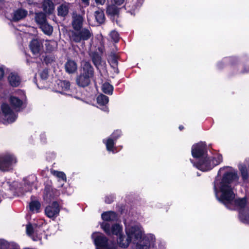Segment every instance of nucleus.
<instances>
[{
  "label": "nucleus",
  "mask_w": 249,
  "mask_h": 249,
  "mask_svg": "<svg viewBox=\"0 0 249 249\" xmlns=\"http://www.w3.org/2000/svg\"><path fill=\"white\" fill-rule=\"evenodd\" d=\"M45 45L46 47L47 50L49 52H51L56 47L57 44L54 40L46 41Z\"/></svg>",
  "instance_id": "obj_32"
},
{
  "label": "nucleus",
  "mask_w": 249,
  "mask_h": 249,
  "mask_svg": "<svg viewBox=\"0 0 249 249\" xmlns=\"http://www.w3.org/2000/svg\"><path fill=\"white\" fill-rule=\"evenodd\" d=\"M15 158L10 155H0V170L8 171L11 168L13 163H16Z\"/></svg>",
  "instance_id": "obj_6"
},
{
  "label": "nucleus",
  "mask_w": 249,
  "mask_h": 249,
  "mask_svg": "<svg viewBox=\"0 0 249 249\" xmlns=\"http://www.w3.org/2000/svg\"><path fill=\"white\" fill-rule=\"evenodd\" d=\"M42 48V43L37 39L32 40L30 44V48L35 55H38Z\"/></svg>",
  "instance_id": "obj_12"
},
{
  "label": "nucleus",
  "mask_w": 249,
  "mask_h": 249,
  "mask_svg": "<svg viewBox=\"0 0 249 249\" xmlns=\"http://www.w3.org/2000/svg\"><path fill=\"white\" fill-rule=\"evenodd\" d=\"M102 218L105 222L113 221L117 219V215L113 212H107L102 213Z\"/></svg>",
  "instance_id": "obj_21"
},
{
  "label": "nucleus",
  "mask_w": 249,
  "mask_h": 249,
  "mask_svg": "<svg viewBox=\"0 0 249 249\" xmlns=\"http://www.w3.org/2000/svg\"><path fill=\"white\" fill-rule=\"evenodd\" d=\"M50 188H46L45 189L44 191V198L46 199H50V197L51 196V195H49L50 194Z\"/></svg>",
  "instance_id": "obj_39"
},
{
  "label": "nucleus",
  "mask_w": 249,
  "mask_h": 249,
  "mask_svg": "<svg viewBox=\"0 0 249 249\" xmlns=\"http://www.w3.org/2000/svg\"><path fill=\"white\" fill-rule=\"evenodd\" d=\"M65 69L67 72L73 73L77 70V65L74 61L69 59L65 64Z\"/></svg>",
  "instance_id": "obj_14"
},
{
  "label": "nucleus",
  "mask_w": 249,
  "mask_h": 249,
  "mask_svg": "<svg viewBox=\"0 0 249 249\" xmlns=\"http://www.w3.org/2000/svg\"><path fill=\"white\" fill-rule=\"evenodd\" d=\"M1 109L4 116V119L9 123H12L17 118L16 115L11 110L9 106L5 104L1 106Z\"/></svg>",
  "instance_id": "obj_10"
},
{
  "label": "nucleus",
  "mask_w": 249,
  "mask_h": 249,
  "mask_svg": "<svg viewBox=\"0 0 249 249\" xmlns=\"http://www.w3.org/2000/svg\"><path fill=\"white\" fill-rule=\"evenodd\" d=\"M113 200V197L112 196H110V198L109 197L107 196L105 199V201L107 203H110Z\"/></svg>",
  "instance_id": "obj_42"
},
{
  "label": "nucleus",
  "mask_w": 249,
  "mask_h": 249,
  "mask_svg": "<svg viewBox=\"0 0 249 249\" xmlns=\"http://www.w3.org/2000/svg\"><path fill=\"white\" fill-rule=\"evenodd\" d=\"M127 239L125 242L122 243L123 246L128 247L130 243L136 245L137 249L147 243L146 239H143L144 231L142 228L139 225L127 226L125 229Z\"/></svg>",
  "instance_id": "obj_2"
},
{
  "label": "nucleus",
  "mask_w": 249,
  "mask_h": 249,
  "mask_svg": "<svg viewBox=\"0 0 249 249\" xmlns=\"http://www.w3.org/2000/svg\"><path fill=\"white\" fill-rule=\"evenodd\" d=\"M92 60L95 66H98L101 64V58L98 54L93 53L91 55Z\"/></svg>",
  "instance_id": "obj_34"
},
{
  "label": "nucleus",
  "mask_w": 249,
  "mask_h": 249,
  "mask_svg": "<svg viewBox=\"0 0 249 249\" xmlns=\"http://www.w3.org/2000/svg\"><path fill=\"white\" fill-rule=\"evenodd\" d=\"M48 72L47 71H43L40 73V76L42 80H45L48 78Z\"/></svg>",
  "instance_id": "obj_38"
},
{
  "label": "nucleus",
  "mask_w": 249,
  "mask_h": 249,
  "mask_svg": "<svg viewBox=\"0 0 249 249\" xmlns=\"http://www.w3.org/2000/svg\"><path fill=\"white\" fill-rule=\"evenodd\" d=\"M35 20L40 26L46 22V16L43 13H36V14Z\"/></svg>",
  "instance_id": "obj_28"
},
{
  "label": "nucleus",
  "mask_w": 249,
  "mask_h": 249,
  "mask_svg": "<svg viewBox=\"0 0 249 249\" xmlns=\"http://www.w3.org/2000/svg\"><path fill=\"white\" fill-rule=\"evenodd\" d=\"M116 6V5L113 3L109 5L107 9V13L113 16L117 15L119 13V9Z\"/></svg>",
  "instance_id": "obj_27"
},
{
  "label": "nucleus",
  "mask_w": 249,
  "mask_h": 249,
  "mask_svg": "<svg viewBox=\"0 0 249 249\" xmlns=\"http://www.w3.org/2000/svg\"><path fill=\"white\" fill-rule=\"evenodd\" d=\"M60 208L59 204L56 202H53L49 205L45 210L46 215L49 218H53L57 217L59 213Z\"/></svg>",
  "instance_id": "obj_9"
},
{
  "label": "nucleus",
  "mask_w": 249,
  "mask_h": 249,
  "mask_svg": "<svg viewBox=\"0 0 249 249\" xmlns=\"http://www.w3.org/2000/svg\"><path fill=\"white\" fill-rule=\"evenodd\" d=\"M82 1L83 3H84L87 5H88L89 4V0H82Z\"/></svg>",
  "instance_id": "obj_46"
},
{
  "label": "nucleus",
  "mask_w": 249,
  "mask_h": 249,
  "mask_svg": "<svg viewBox=\"0 0 249 249\" xmlns=\"http://www.w3.org/2000/svg\"><path fill=\"white\" fill-rule=\"evenodd\" d=\"M2 240H0V244H2Z\"/></svg>",
  "instance_id": "obj_51"
},
{
  "label": "nucleus",
  "mask_w": 249,
  "mask_h": 249,
  "mask_svg": "<svg viewBox=\"0 0 249 249\" xmlns=\"http://www.w3.org/2000/svg\"><path fill=\"white\" fill-rule=\"evenodd\" d=\"M94 16L96 21L99 24H102L105 20L104 12L101 9H99L94 13Z\"/></svg>",
  "instance_id": "obj_24"
},
{
  "label": "nucleus",
  "mask_w": 249,
  "mask_h": 249,
  "mask_svg": "<svg viewBox=\"0 0 249 249\" xmlns=\"http://www.w3.org/2000/svg\"><path fill=\"white\" fill-rule=\"evenodd\" d=\"M112 137L114 139V140H116L117 139V138H118V136L117 137H115V134H113L112 135Z\"/></svg>",
  "instance_id": "obj_48"
},
{
  "label": "nucleus",
  "mask_w": 249,
  "mask_h": 249,
  "mask_svg": "<svg viewBox=\"0 0 249 249\" xmlns=\"http://www.w3.org/2000/svg\"><path fill=\"white\" fill-rule=\"evenodd\" d=\"M114 140L112 138H108L106 142L107 150L109 151H112L114 152Z\"/></svg>",
  "instance_id": "obj_33"
},
{
  "label": "nucleus",
  "mask_w": 249,
  "mask_h": 249,
  "mask_svg": "<svg viewBox=\"0 0 249 249\" xmlns=\"http://www.w3.org/2000/svg\"><path fill=\"white\" fill-rule=\"evenodd\" d=\"M4 71L2 68H0V79H1L4 76Z\"/></svg>",
  "instance_id": "obj_44"
},
{
  "label": "nucleus",
  "mask_w": 249,
  "mask_h": 249,
  "mask_svg": "<svg viewBox=\"0 0 249 249\" xmlns=\"http://www.w3.org/2000/svg\"><path fill=\"white\" fill-rule=\"evenodd\" d=\"M58 86L60 89L58 92L62 93H65V92L69 89L70 84L69 82L67 81H60L58 83Z\"/></svg>",
  "instance_id": "obj_23"
},
{
  "label": "nucleus",
  "mask_w": 249,
  "mask_h": 249,
  "mask_svg": "<svg viewBox=\"0 0 249 249\" xmlns=\"http://www.w3.org/2000/svg\"><path fill=\"white\" fill-rule=\"evenodd\" d=\"M159 248L160 249H165L164 244L163 243H160L159 244Z\"/></svg>",
  "instance_id": "obj_45"
},
{
  "label": "nucleus",
  "mask_w": 249,
  "mask_h": 249,
  "mask_svg": "<svg viewBox=\"0 0 249 249\" xmlns=\"http://www.w3.org/2000/svg\"><path fill=\"white\" fill-rule=\"evenodd\" d=\"M239 217L243 222L249 223V208L246 207V208L240 210Z\"/></svg>",
  "instance_id": "obj_22"
},
{
  "label": "nucleus",
  "mask_w": 249,
  "mask_h": 249,
  "mask_svg": "<svg viewBox=\"0 0 249 249\" xmlns=\"http://www.w3.org/2000/svg\"><path fill=\"white\" fill-rule=\"evenodd\" d=\"M111 66L114 68H116L117 66V59L113 57L110 61Z\"/></svg>",
  "instance_id": "obj_40"
},
{
  "label": "nucleus",
  "mask_w": 249,
  "mask_h": 249,
  "mask_svg": "<svg viewBox=\"0 0 249 249\" xmlns=\"http://www.w3.org/2000/svg\"><path fill=\"white\" fill-rule=\"evenodd\" d=\"M226 168H221L214 182V189L216 197L225 205L234 203L242 209L246 204L245 198L234 200L232 182L237 179V174L232 171L225 172Z\"/></svg>",
  "instance_id": "obj_1"
},
{
  "label": "nucleus",
  "mask_w": 249,
  "mask_h": 249,
  "mask_svg": "<svg viewBox=\"0 0 249 249\" xmlns=\"http://www.w3.org/2000/svg\"><path fill=\"white\" fill-rule=\"evenodd\" d=\"M51 173L52 175H53L54 176L56 177L59 179H61L64 182L66 181V176L64 172L56 171L54 170H51Z\"/></svg>",
  "instance_id": "obj_29"
},
{
  "label": "nucleus",
  "mask_w": 249,
  "mask_h": 249,
  "mask_svg": "<svg viewBox=\"0 0 249 249\" xmlns=\"http://www.w3.org/2000/svg\"><path fill=\"white\" fill-rule=\"evenodd\" d=\"M81 74L92 78L93 76V69L88 62H83L82 64V69Z\"/></svg>",
  "instance_id": "obj_11"
},
{
  "label": "nucleus",
  "mask_w": 249,
  "mask_h": 249,
  "mask_svg": "<svg viewBox=\"0 0 249 249\" xmlns=\"http://www.w3.org/2000/svg\"><path fill=\"white\" fill-rule=\"evenodd\" d=\"M26 232L34 241H37L41 239L40 235H38L36 232L35 231L32 225L30 224L26 226Z\"/></svg>",
  "instance_id": "obj_17"
},
{
  "label": "nucleus",
  "mask_w": 249,
  "mask_h": 249,
  "mask_svg": "<svg viewBox=\"0 0 249 249\" xmlns=\"http://www.w3.org/2000/svg\"><path fill=\"white\" fill-rule=\"evenodd\" d=\"M40 208V204L37 200H32L29 204L30 210L34 213H37Z\"/></svg>",
  "instance_id": "obj_26"
},
{
  "label": "nucleus",
  "mask_w": 249,
  "mask_h": 249,
  "mask_svg": "<svg viewBox=\"0 0 249 249\" xmlns=\"http://www.w3.org/2000/svg\"><path fill=\"white\" fill-rule=\"evenodd\" d=\"M183 128V126L182 125H180L179 126V129L181 130Z\"/></svg>",
  "instance_id": "obj_49"
},
{
  "label": "nucleus",
  "mask_w": 249,
  "mask_h": 249,
  "mask_svg": "<svg viewBox=\"0 0 249 249\" xmlns=\"http://www.w3.org/2000/svg\"><path fill=\"white\" fill-rule=\"evenodd\" d=\"M127 239V237H125L124 236L120 235L119 239L117 240L118 243L119 244L120 246H121L122 248H127V247H124L123 246L122 243H123V242H125V240Z\"/></svg>",
  "instance_id": "obj_37"
},
{
  "label": "nucleus",
  "mask_w": 249,
  "mask_h": 249,
  "mask_svg": "<svg viewBox=\"0 0 249 249\" xmlns=\"http://www.w3.org/2000/svg\"><path fill=\"white\" fill-rule=\"evenodd\" d=\"M108 97L103 94L100 95L97 98V102L100 105H106L108 103Z\"/></svg>",
  "instance_id": "obj_30"
},
{
  "label": "nucleus",
  "mask_w": 249,
  "mask_h": 249,
  "mask_svg": "<svg viewBox=\"0 0 249 249\" xmlns=\"http://www.w3.org/2000/svg\"><path fill=\"white\" fill-rule=\"evenodd\" d=\"M23 94V97L24 96V93L22 92ZM21 99H19L18 97H16L15 96H11L10 98V102L11 104V105L15 108H18L21 107L22 106L23 102L21 100L23 99V97H21Z\"/></svg>",
  "instance_id": "obj_19"
},
{
  "label": "nucleus",
  "mask_w": 249,
  "mask_h": 249,
  "mask_svg": "<svg viewBox=\"0 0 249 249\" xmlns=\"http://www.w3.org/2000/svg\"><path fill=\"white\" fill-rule=\"evenodd\" d=\"M222 161V157L219 154H216L211 157H208L206 155L199 159L195 165L199 170L202 171H207L219 164Z\"/></svg>",
  "instance_id": "obj_4"
},
{
  "label": "nucleus",
  "mask_w": 249,
  "mask_h": 249,
  "mask_svg": "<svg viewBox=\"0 0 249 249\" xmlns=\"http://www.w3.org/2000/svg\"><path fill=\"white\" fill-rule=\"evenodd\" d=\"M206 145L202 142L194 144L192 147V155L193 157L199 159L206 155Z\"/></svg>",
  "instance_id": "obj_7"
},
{
  "label": "nucleus",
  "mask_w": 249,
  "mask_h": 249,
  "mask_svg": "<svg viewBox=\"0 0 249 249\" xmlns=\"http://www.w3.org/2000/svg\"><path fill=\"white\" fill-rule=\"evenodd\" d=\"M110 36L113 40L115 42H118L119 40V35L118 33L115 31H112L110 33Z\"/></svg>",
  "instance_id": "obj_36"
},
{
  "label": "nucleus",
  "mask_w": 249,
  "mask_h": 249,
  "mask_svg": "<svg viewBox=\"0 0 249 249\" xmlns=\"http://www.w3.org/2000/svg\"><path fill=\"white\" fill-rule=\"evenodd\" d=\"M96 249H115V245L109 242L103 234L99 232H94L91 235Z\"/></svg>",
  "instance_id": "obj_5"
},
{
  "label": "nucleus",
  "mask_w": 249,
  "mask_h": 249,
  "mask_svg": "<svg viewBox=\"0 0 249 249\" xmlns=\"http://www.w3.org/2000/svg\"><path fill=\"white\" fill-rule=\"evenodd\" d=\"M124 0H112V3L119 6L124 3Z\"/></svg>",
  "instance_id": "obj_41"
},
{
  "label": "nucleus",
  "mask_w": 249,
  "mask_h": 249,
  "mask_svg": "<svg viewBox=\"0 0 249 249\" xmlns=\"http://www.w3.org/2000/svg\"><path fill=\"white\" fill-rule=\"evenodd\" d=\"M104 111H108V108L107 107H104L103 109Z\"/></svg>",
  "instance_id": "obj_47"
},
{
  "label": "nucleus",
  "mask_w": 249,
  "mask_h": 249,
  "mask_svg": "<svg viewBox=\"0 0 249 249\" xmlns=\"http://www.w3.org/2000/svg\"><path fill=\"white\" fill-rule=\"evenodd\" d=\"M83 22V18L81 16L74 14L73 15L72 25L75 31L70 32V38L71 41L79 42L90 38L91 34L89 30L83 29L79 31L82 26Z\"/></svg>",
  "instance_id": "obj_3"
},
{
  "label": "nucleus",
  "mask_w": 249,
  "mask_h": 249,
  "mask_svg": "<svg viewBox=\"0 0 249 249\" xmlns=\"http://www.w3.org/2000/svg\"><path fill=\"white\" fill-rule=\"evenodd\" d=\"M101 226L105 232L108 235L111 234L118 235L120 234L122 231V227L118 224L112 225L110 229V225L108 223L103 222Z\"/></svg>",
  "instance_id": "obj_8"
},
{
  "label": "nucleus",
  "mask_w": 249,
  "mask_h": 249,
  "mask_svg": "<svg viewBox=\"0 0 249 249\" xmlns=\"http://www.w3.org/2000/svg\"><path fill=\"white\" fill-rule=\"evenodd\" d=\"M40 28L44 34L47 35H51L53 31V28L47 22L40 25Z\"/></svg>",
  "instance_id": "obj_25"
},
{
  "label": "nucleus",
  "mask_w": 249,
  "mask_h": 249,
  "mask_svg": "<svg viewBox=\"0 0 249 249\" xmlns=\"http://www.w3.org/2000/svg\"><path fill=\"white\" fill-rule=\"evenodd\" d=\"M113 89V88L112 86L108 83H105L102 86L103 91L106 94H111Z\"/></svg>",
  "instance_id": "obj_31"
},
{
  "label": "nucleus",
  "mask_w": 249,
  "mask_h": 249,
  "mask_svg": "<svg viewBox=\"0 0 249 249\" xmlns=\"http://www.w3.org/2000/svg\"><path fill=\"white\" fill-rule=\"evenodd\" d=\"M97 4L103 5L105 3L106 0H94Z\"/></svg>",
  "instance_id": "obj_43"
},
{
  "label": "nucleus",
  "mask_w": 249,
  "mask_h": 249,
  "mask_svg": "<svg viewBox=\"0 0 249 249\" xmlns=\"http://www.w3.org/2000/svg\"><path fill=\"white\" fill-rule=\"evenodd\" d=\"M42 7L44 12L50 14L54 9V5L51 0H44Z\"/></svg>",
  "instance_id": "obj_15"
},
{
  "label": "nucleus",
  "mask_w": 249,
  "mask_h": 249,
  "mask_svg": "<svg viewBox=\"0 0 249 249\" xmlns=\"http://www.w3.org/2000/svg\"><path fill=\"white\" fill-rule=\"evenodd\" d=\"M8 80L10 85L12 87H17L20 83L19 77L15 73L11 72L8 77Z\"/></svg>",
  "instance_id": "obj_16"
},
{
  "label": "nucleus",
  "mask_w": 249,
  "mask_h": 249,
  "mask_svg": "<svg viewBox=\"0 0 249 249\" xmlns=\"http://www.w3.org/2000/svg\"><path fill=\"white\" fill-rule=\"evenodd\" d=\"M27 14V12L23 9H18L13 13L12 19L14 21L19 20L25 18Z\"/></svg>",
  "instance_id": "obj_18"
},
{
  "label": "nucleus",
  "mask_w": 249,
  "mask_h": 249,
  "mask_svg": "<svg viewBox=\"0 0 249 249\" xmlns=\"http://www.w3.org/2000/svg\"><path fill=\"white\" fill-rule=\"evenodd\" d=\"M69 4L63 3L57 8L58 15L61 17H65L69 13Z\"/></svg>",
  "instance_id": "obj_20"
},
{
  "label": "nucleus",
  "mask_w": 249,
  "mask_h": 249,
  "mask_svg": "<svg viewBox=\"0 0 249 249\" xmlns=\"http://www.w3.org/2000/svg\"><path fill=\"white\" fill-rule=\"evenodd\" d=\"M240 170L241 172L243 178L247 179L248 178V172L246 167L243 165H240L239 167Z\"/></svg>",
  "instance_id": "obj_35"
},
{
  "label": "nucleus",
  "mask_w": 249,
  "mask_h": 249,
  "mask_svg": "<svg viewBox=\"0 0 249 249\" xmlns=\"http://www.w3.org/2000/svg\"><path fill=\"white\" fill-rule=\"evenodd\" d=\"M4 1V0H0V2H3Z\"/></svg>",
  "instance_id": "obj_50"
},
{
  "label": "nucleus",
  "mask_w": 249,
  "mask_h": 249,
  "mask_svg": "<svg viewBox=\"0 0 249 249\" xmlns=\"http://www.w3.org/2000/svg\"><path fill=\"white\" fill-rule=\"evenodd\" d=\"M91 78L89 76L80 74L76 78V83L80 87H84L89 84Z\"/></svg>",
  "instance_id": "obj_13"
}]
</instances>
